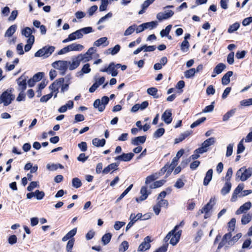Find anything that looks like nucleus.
<instances>
[{
    "instance_id": "72a5a7b5",
    "label": "nucleus",
    "mask_w": 252,
    "mask_h": 252,
    "mask_svg": "<svg viewBox=\"0 0 252 252\" xmlns=\"http://www.w3.org/2000/svg\"><path fill=\"white\" fill-rule=\"evenodd\" d=\"M236 109L234 108L233 109L230 110V111H228L226 113H225L222 117V120L223 121H227L229 120V119L232 117L235 112H236Z\"/></svg>"
},
{
    "instance_id": "603ef678",
    "label": "nucleus",
    "mask_w": 252,
    "mask_h": 252,
    "mask_svg": "<svg viewBox=\"0 0 252 252\" xmlns=\"http://www.w3.org/2000/svg\"><path fill=\"white\" fill-rule=\"evenodd\" d=\"M164 180H159L155 182L152 185L150 186V189H156L161 187L165 183Z\"/></svg>"
},
{
    "instance_id": "39448f33",
    "label": "nucleus",
    "mask_w": 252,
    "mask_h": 252,
    "mask_svg": "<svg viewBox=\"0 0 252 252\" xmlns=\"http://www.w3.org/2000/svg\"><path fill=\"white\" fill-rule=\"evenodd\" d=\"M54 68L61 71V74L64 75L68 68V63L65 61H56L52 64Z\"/></svg>"
},
{
    "instance_id": "6e6552de",
    "label": "nucleus",
    "mask_w": 252,
    "mask_h": 252,
    "mask_svg": "<svg viewBox=\"0 0 252 252\" xmlns=\"http://www.w3.org/2000/svg\"><path fill=\"white\" fill-rule=\"evenodd\" d=\"M93 28L91 27H87L78 30L73 32L77 39L81 38L83 34H88L93 32Z\"/></svg>"
},
{
    "instance_id": "4c0bfd02",
    "label": "nucleus",
    "mask_w": 252,
    "mask_h": 252,
    "mask_svg": "<svg viewBox=\"0 0 252 252\" xmlns=\"http://www.w3.org/2000/svg\"><path fill=\"white\" fill-rule=\"evenodd\" d=\"M215 142V139L214 137H210L206 140H205L203 143L202 144V145L204 146L206 149L209 147L210 146L214 144Z\"/></svg>"
},
{
    "instance_id": "dca6fc26",
    "label": "nucleus",
    "mask_w": 252,
    "mask_h": 252,
    "mask_svg": "<svg viewBox=\"0 0 252 252\" xmlns=\"http://www.w3.org/2000/svg\"><path fill=\"white\" fill-rule=\"evenodd\" d=\"M64 82V79L63 78H60L56 80H55L53 83H52L49 86V89L52 91L54 90H57L59 89V87Z\"/></svg>"
},
{
    "instance_id": "473e14b6",
    "label": "nucleus",
    "mask_w": 252,
    "mask_h": 252,
    "mask_svg": "<svg viewBox=\"0 0 252 252\" xmlns=\"http://www.w3.org/2000/svg\"><path fill=\"white\" fill-rule=\"evenodd\" d=\"M17 29V26L16 25H13L11 26L6 31L5 36L8 37L11 36L14 32H16Z\"/></svg>"
},
{
    "instance_id": "a18cd8bd",
    "label": "nucleus",
    "mask_w": 252,
    "mask_h": 252,
    "mask_svg": "<svg viewBox=\"0 0 252 252\" xmlns=\"http://www.w3.org/2000/svg\"><path fill=\"white\" fill-rule=\"evenodd\" d=\"M252 218L249 214L243 215L241 219V222L242 224L245 225L248 223L251 220Z\"/></svg>"
},
{
    "instance_id": "5701e85b",
    "label": "nucleus",
    "mask_w": 252,
    "mask_h": 252,
    "mask_svg": "<svg viewBox=\"0 0 252 252\" xmlns=\"http://www.w3.org/2000/svg\"><path fill=\"white\" fill-rule=\"evenodd\" d=\"M213 172V171L212 169H209L206 172L205 177L203 180V185L204 186H207L212 180Z\"/></svg>"
},
{
    "instance_id": "7ed1b4c3",
    "label": "nucleus",
    "mask_w": 252,
    "mask_h": 252,
    "mask_svg": "<svg viewBox=\"0 0 252 252\" xmlns=\"http://www.w3.org/2000/svg\"><path fill=\"white\" fill-rule=\"evenodd\" d=\"M251 175L252 171L250 168L246 169L245 167H242L237 171L236 174V180L239 179L242 181H245Z\"/></svg>"
},
{
    "instance_id": "cd10ccee",
    "label": "nucleus",
    "mask_w": 252,
    "mask_h": 252,
    "mask_svg": "<svg viewBox=\"0 0 252 252\" xmlns=\"http://www.w3.org/2000/svg\"><path fill=\"white\" fill-rule=\"evenodd\" d=\"M69 51H82L84 49V46L80 44L73 43L68 45Z\"/></svg>"
},
{
    "instance_id": "864d4df0",
    "label": "nucleus",
    "mask_w": 252,
    "mask_h": 252,
    "mask_svg": "<svg viewBox=\"0 0 252 252\" xmlns=\"http://www.w3.org/2000/svg\"><path fill=\"white\" fill-rule=\"evenodd\" d=\"M129 247L128 243L126 241H124L120 245L119 251L120 252H125Z\"/></svg>"
},
{
    "instance_id": "ea45409f",
    "label": "nucleus",
    "mask_w": 252,
    "mask_h": 252,
    "mask_svg": "<svg viewBox=\"0 0 252 252\" xmlns=\"http://www.w3.org/2000/svg\"><path fill=\"white\" fill-rule=\"evenodd\" d=\"M80 61L79 59H77V57L75 58V60H73L69 66V69L71 70L76 68L80 64Z\"/></svg>"
},
{
    "instance_id": "a211bd4d",
    "label": "nucleus",
    "mask_w": 252,
    "mask_h": 252,
    "mask_svg": "<svg viewBox=\"0 0 252 252\" xmlns=\"http://www.w3.org/2000/svg\"><path fill=\"white\" fill-rule=\"evenodd\" d=\"M244 189V184H240L235 189L232 194L231 201L232 202L235 201L237 198V194H239Z\"/></svg>"
},
{
    "instance_id": "c85d7f7f",
    "label": "nucleus",
    "mask_w": 252,
    "mask_h": 252,
    "mask_svg": "<svg viewBox=\"0 0 252 252\" xmlns=\"http://www.w3.org/2000/svg\"><path fill=\"white\" fill-rule=\"evenodd\" d=\"M158 89L155 87L149 88L147 91V93L149 95L153 96L155 98H158L159 97V95L158 94Z\"/></svg>"
},
{
    "instance_id": "bf43d9fd",
    "label": "nucleus",
    "mask_w": 252,
    "mask_h": 252,
    "mask_svg": "<svg viewBox=\"0 0 252 252\" xmlns=\"http://www.w3.org/2000/svg\"><path fill=\"white\" fill-rule=\"evenodd\" d=\"M34 193H35L34 196L36 197V198L37 200H41V199H42V198H43V197L45 196V193L43 191H40L39 190H36L35 191V192H34Z\"/></svg>"
},
{
    "instance_id": "393cba45",
    "label": "nucleus",
    "mask_w": 252,
    "mask_h": 252,
    "mask_svg": "<svg viewBox=\"0 0 252 252\" xmlns=\"http://www.w3.org/2000/svg\"><path fill=\"white\" fill-rule=\"evenodd\" d=\"M77 228H74L69 231L62 238V241L63 242L66 241L68 240L72 239V237L76 234Z\"/></svg>"
},
{
    "instance_id": "1a4fd4ad",
    "label": "nucleus",
    "mask_w": 252,
    "mask_h": 252,
    "mask_svg": "<svg viewBox=\"0 0 252 252\" xmlns=\"http://www.w3.org/2000/svg\"><path fill=\"white\" fill-rule=\"evenodd\" d=\"M147 186H142L140 189L141 196L139 198H136V201L139 202L145 200L147 198L148 195L151 193V191H148Z\"/></svg>"
},
{
    "instance_id": "9b49d317",
    "label": "nucleus",
    "mask_w": 252,
    "mask_h": 252,
    "mask_svg": "<svg viewBox=\"0 0 252 252\" xmlns=\"http://www.w3.org/2000/svg\"><path fill=\"white\" fill-rule=\"evenodd\" d=\"M214 200L212 198H211L209 201L201 209L199 210L201 213H205L204 218L207 219V214L213 208L214 205Z\"/></svg>"
},
{
    "instance_id": "37998d69",
    "label": "nucleus",
    "mask_w": 252,
    "mask_h": 252,
    "mask_svg": "<svg viewBox=\"0 0 252 252\" xmlns=\"http://www.w3.org/2000/svg\"><path fill=\"white\" fill-rule=\"evenodd\" d=\"M72 185L73 187L78 189L82 186V183L79 178L76 177L72 179Z\"/></svg>"
},
{
    "instance_id": "e433bc0d",
    "label": "nucleus",
    "mask_w": 252,
    "mask_h": 252,
    "mask_svg": "<svg viewBox=\"0 0 252 252\" xmlns=\"http://www.w3.org/2000/svg\"><path fill=\"white\" fill-rule=\"evenodd\" d=\"M177 164H178L177 159H175L174 158H173L171 163H170L169 162V165L170 166V169H169L167 171V173H166L167 176H168L169 175H170L172 173V172L174 170V169H175V167L177 165Z\"/></svg>"
},
{
    "instance_id": "f704fd0d",
    "label": "nucleus",
    "mask_w": 252,
    "mask_h": 252,
    "mask_svg": "<svg viewBox=\"0 0 252 252\" xmlns=\"http://www.w3.org/2000/svg\"><path fill=\"white\" fill-rule=\"evenodd\" d=\"M77 59H79L80 62L83 61V62L85 63L91 60L92 59V57L91 55H87V53H86L84 54L79 55L77 56Z\"/></svg>"
},
{
    "instance_id": "4d7b16f0",
    "label": "nucleus",
    "mask_w": 252,
    "mask_h": 252,
    "mask_svg": "<svg viewBox=\"0 0 252 252\" xmlns=\"http://www.w3.org/2000/svg\"><path fill=\"white\" fill-rule=\"evenodd\" d=\"M165 132L164 128H158L154 133V136L156 138H159L161 137Z\"/></svg>"
},
{
    "instance_id": "7c9ffc66",
    "label": "nucleus",
    "mask_w": 252,
    "mask_h": 252,
    "mask_svg": "<svg viewBox=\"0 0 252 252\" xmlns=\"http://www.w3.org/2000/svg\"><path fill=\"white\" fill-rule=\"evenodd\" d=\"M34 36H31L29 38H28V39L27 40L28 43L25 46L24 48L25 52H28L31 50L32 44L34 43Z\"/></svg>"
},
{
    "instance_id": "0e129e2a",
    "label": "nucleus",
    "mask_w": 252,
    "mask_h": 252,
    "mask_svg": "<svg viewBox=\"0 0 252 252\" xmlns=\"http://www.w3.org/2000/svg\"><path fill=\"white\" fill-rule=\"evenodd\" d=\"M126 223L124 221H117L115 222L114 228L115 230H119L121 227H122L123 226L125 225Z\"/></svg>"
},
{
    "instance_id": "3c124183",
    "label": "nucleus",
    "mask_w": 252,
    "mask_h": 252,
    "mask_svg": "<svg viewBox=\"0 0 252 252\" xmlns=\"http://www.w3.org/2000/svg\"><path fill=\"white\" fill-rule=\"evenodd\" d=\"M195 72V69L194 68H192L185 71V76L186 78H189L193 77Z\"/></svg>"
},
{
    "instance_id": "58836bf2",
    "label": "nucleus",
    "mask_w": 252,
    "mask_h": 252,
    "mask_svg": "<svg viewBox=\"0 0 252 252\" xmlns=\"http://www.w3.org/2000/svg\"><path fill=\"white\" fill-rule=\"evenodd\" d=\"M240 27V24L238 22H235L230 25L228 29V32L231 33L236 31Z\"/></svg>"
},
{
    "instance_id": "774afa93",
    "label": "nucleus",
    "mask_w": 252,
    "mask_h": 252,
    "mask_svg": "<svg viewBox=\"0 0 252 252\" xmlns=\"http://www.w3.org/2000/svg\"><path fill=\"white\" fill-rule=\"evenodd\" d=\"M168 246V243L163 244L162 246L158 248L154 252H166L167 251Z\"/></svg>"
},
{
    "instance_id": "de8ad7c7",
    "label": "nucleus",
    "mask_w": 252,
    "mask_h": 252,
    "mask_svg": "<svg viewBox=\"0 0 252 252\" xmlns=\"http://www.w3.org/2000/svg\"><path fill=\"white\" fill-rule=\"evenodd\" d=\"M143 24L145 29L149 28L150 30H152L157 27L158 23L157 21H151L150 22L144 23Z\"/></svg>"
},
{
    "instance_id": "09e8293b",
    "label": "nucleus",
    "mask_w": 252,
    "mask_h": 252,
    "mask_svg": "<svg viewBox=\"0 0 252 252\" xmlns=\"http://www.w3.org/2000/svg\"><path fill=\"white\" fill-rule=\"evenodd\" d=\"M74 242L75 240L74 238L68 240L66 246V252H71L72 249L74 245Z\"/></svg>"
},
{
    "instance_id": "bb28decb",
    "label": "nucleus",
    "mask_w": 252,
    "mask_h": 252,
    "mask_svg": "<svg viewBox=\"0 0 252 252\" xmlns=\"http://www.w3.org/2000/svg\"><path fill=\"white\" fill-rule=\"evenodd\" d=\"M92 143L94 146L97 147H103L106 143V140L103 138L99 139L97 138H95L93 139Z\"/></svg>"
},
{
    "instance_id": "ddd939ff",
    "label": "nucleus",
    "mask_w": 252,
    "mask_h": 252,
    "mask_svg": "<svg viewBox=\"0 0 252 252\" xmlns=\"http://www.w3.org/2000/svg\"><path fill=\"white\" fill-rule=\"evenodd\" d=\"M161 119L166 124H170L172 121L171 109L166 110L162 114Z\"/></svg>"
},
{
    "instance_id": "13d9d810",
    "label": "nucleus",
    "mask_w": 252,
    "mask_h": 252,
    "mask_svg": "<svg viewBox=\"0 0 252 252\" xmlns=\"http://www.w3.org/2000/svg\"><path fill=\"white\" fill-rule=\"evenodd\" d=\"M121 46L119 44L116 45L113 48H109V51H110V53L114 55L117 54L120 50Z\"/></svg>"
},
{
    "instance_id": "6ab92c4d",
    "label": "nucleus",
    "mask_w": 252,
    "mask_h": 252,
    "mask_svg": "<svg viewBox=\"0 0 252 252\" xmlns=\"http://www.w3.org/2000/svg\"><path fill=\"white\" fill-rule=\"evenodd\" d=\"M146 140V136H140L135 137L131 140V144L133 145H138L143 144Z\"/></svg>"
},
{
    "instance_id": "338daca9",
    "label": "nucleus",
    "mask_w": 252,
    "mask_h": 252,
    "mask_svg": "<svg viewBox=\"0 0 252 252\" xmlns=\"http://www.w3.org/2000/svg\"><path fill=\"white\" fill-rule=\"evenodd\" d=\"M78 147L82 152H86L87 150V144L86 142L82 141L78 144Z\"/></svg>"
},
{
    "instance_id": "f3484780",
    "label": "nucleus",
    "mask_w": 252,
    "mask_h": 252,
    "mask_svg": "<svg viewBox=\"0 0 252 252\" xmlns=\"http://www.w3.org/2000/svg\"><path fill=\"white\" fill-rule=\"evenodd\" d=\"M251 206V203L250 202H247L243 204L236 211V215H240L246 211L249 210Z\"/></svg>"
},
{
    "instance_id": "c756f323",
    "label": "nucleus",
    "mask_w": 252,
    "mask_h": 252,
    "mask_svg": "<svg viewBox=\"0 0 252 252\" xmlns=\"http://www.w3.org/2000/svg\"><path fill=\"white\" fill-rule=\"evenodd\" d=\"M34 32V28H32V30L29 27H26L23 29L22 31V34L24 35L26 37H29V38L32 36V32Z\"/></svg>"
},
{
    "instance_id": "9d476101",
    "label": "nucleus",
    "mask_w": 252,
    "mask_h": 252,
    "mask_svg": "<svg viewBox=\"0 0 252 252\" xmlns=\"http://www.w3.org/2000/svg\"><path fill=\"white\" fill-rule=\"evenodd\" d=\"M134 154L132 153H123L122 155L117 156L115 158V160L119 161L127 162L130 161L134 157Z\"/></svg>"
},
{
    "instance_id": "052dcab7",
    "label": "nucleus",
    "mask_w": 252,
    "mask_h": 252,
    "mask_svg": "<svg viewBox=\"0 0 252 252\" xmlns=\"http://www.w3.org/2000/svg\"><path fill=\"white\" fill-rule=\"evenodd\" d=\"M108 4V0H101V4L99 6V10L103 11L106 10L107 5Z\"/></svg>"
},
{
    "instance_id": "2f4dec72",
    "label": "nucleus",
    "mask_w": 252,
    "mask_h": 252,
    "mask_svg": "<svg viewBox=\"0 0 252 252\" xmlns=\"http://www.w3.org/2000/svg\"><path fill=\"white\" fill-rule=\"evenodd\" d=\"M242 237V234L239 233L236 235L234 236L231 239L228 241V245L225 246L226 248L229 247V245H233L235 242H236L241 237Z\"/></svg>"
},
{
    "instance_id": "423d86ee",
    "label": "nucleus",
    "mask_w": 252,
    "mask_h": 252,
    "mask_svg": "<svg viewBox=\"0 0 252 252\" xmlns=\"http://www.w3.org/2000/svg\"><path fill=\"white\" fill-rule=\"evenodd\" d=\"M116 64L114 63H111L108 67H105L103 68H101L100 71L103 72H108L111 74L113 77L116 76L118 75V71H117Z\"/></svg>"
},
{
    "instance_id": "0eeeda50",
    "label": "nucleus",
    "mask_w": 252,
    "mask_h": 252,
    "mask_svg": "<svg viewBox=\"0 0 252 252\" xmlns=\"http://www.w3.org/2000/svg\"><path fill=\"white\" fill-rule=\"evenodd\" d=\"M27 76L23 74L16 80L19 91L24 92L26 90L27 86Z\"/></svg>"
},
{
    "instance_id": "4468645a",
    "label": "nucleus",
    "mask_w": 252,
    "mask_h": 252,
    "mask_svg": "<svg viewBox=\"0 0 252 252\" xmlns=\"http://www.w3.org/2000/svg\"><path fill=\"white\" fill-rule=\"evenodd\" d=\"M174 13L171 10H169L165 12H159L157 15V18L159 21H162L163 20L167 19L171 17Z\"/></svg>"
},
{
    "instance_id": "a19ab883",
    "label": "nucleus",
    "mask_w": 252,
    "mask_h": 252,
    "mask_svg": "<svg viewBox=\"0 0 252 252\" xmlns=\"http://www.w3.org/2000/svg\"><path fill=\"white\" fill-rule=\"evenodd\" d=\"M111 237L112 234L110 233L105 234L101 238L103 244L104 245L108 244L111 240Z\"/></svg>"
},
{
    "instance_id": "49530a36",
    "label": "nucleus",
    "mask_w": 252,
    "mask_h": 252,
    "mask_svg": "<svg viewBox=\"0 0 252 252\" xmlns=\"http://www.w3.org/2000/svg\"><path fill=\"white\" fill-rule=\"evenodd\" d=\"M136 25L133 24L129 26L125 32L124 35L128 36L131 34L135 30Z\"/></svg>"
},
{
    "instance_id": "f8f14e48",
    "label": "nucleus",
    "mask_w": 252,
    "mask_h": 252,
    "mask_svg": "<svg viewBox=\"0 0 252 252\" xmlns=\"http://www.w3.org/2000/svg\"><path fill=\"white\" fill-rule=\"evenodd\" d=\"M145 240H147V241H145L139 246L138 248V251L139 252H144L145 251L148 250L150 249L151 245L149 244L151 242V239L149 236H147L145 238Z\"/></svg>"
},
{
    "instance_id": "69168bd1",
    "label": "nucleus",
    "mask_w": 252,
    "mask_h": 252,
    "mask_svg": "<svg viewBox=\"0 0 252 252\" xmlns=\"http://www.w3.org/2000/svg\"><path fill=\"white\" fill-rule=\"evenodd\" d=\"M195 206V202L192 199L189 200L187 202V208L188 210H192L194 209Z\"/></svg>"
},
{
    "instance_id": "412c9836",
    "label": "nucleus",
    "mask_w": 252,
    "mask_h": 252,
    "mask_svg": "<svg viewBox=\"0 0 252 252\" xmlns=\"http://www.w3.org/2000/svg\"><path fill=\"white\" fill-rule=\"evenodd\" d=\"M233 75V71H228L221 78V83L223 85H226L230 83V77Z\"/></svg>"
},
{
    "instance_id": "aec40b11",
    "label": "nucleus",
    "mask_w": 252,
    "mask_h": 252,
    "mask_svg": "<svg viewBox=\"0 0 252 252\" xmlns=\"http://www.w3.org/2000/svg\"><path fill=\"white\" fill-rule=\"evenodd\" d=\"M44 57L47 58L49 57L55 51V47L53 46H45L42 48Z\"/></svg>"
},
{
    "instance_id": "680f3d73",
    "label": "nucleus",
    "mask_w": 252,
    "mask_h": 252,
    "mask_svg": "<svg viewBox=\"0 0 252 252\" xmlns=\"http://www.w3.org/2000/svg\"><path fill=\"white\" fill-rule=\"evenodd\" d=\"M44 75V74L43 72H39L35 74L33 76L32 78L37 82L40 81L42 79Z\"/></svg>"
},
{
    "instance_id": "f03ea898",
    "label": "nucleus",
    "mask_w": 252,
    "mask_h": 252,
    "mask_svg": "<svg viewBox=\"0 0 252 252\" xmlns=\"http://www.w3.org/2000/svg\"><path fill=\"white\" fill-rule=\"evenodd\" d=\"M12 89H7L3 92L0 96V104L3 103L5 106L9 105L14 99V95L11 94Z\"/></svg>"
},
{
    "instance_id": "79ce46f5",
    "label": "nucleus",
    "mask_w": 252,
    "mask_h": 252,
    "mask_svg": "<svg viewBox=\"0 0 252 252\" xmlns=\"http://www.w3.org/2000/svg\"><path fill=\"white\" fill-rule=\"evenodd\" d=\"M172 25H169L166 27L165 29L162 30L160 32V34L161 37H164L165 36H167L172 28Z\"/></svg>"
},
{
    "instance_id": "b1692460",
    "label": "nucleus",
    "mask_w": 252,
    "mask_h": 252,
    "mask_svg": "<svg viewBox=\"0 0 252 252\" xmlns=\"http://www.w3.org/2000/svg\"><path fill=\"white\" fill-rule=\"evenodd\" d=\"M231 186L230 182H225L224 186L220 190L221 194L225 195L226 194L228 193L231 189Z\"/></svg>"
},
{
    "instance_id": "5fc2aeb1",
    "label": "nucleus",
    "mask_w": 252,
    "mask_h": 252,
    "mask_svg": "<svg viewBox=\"0 0 252 252\" xmlns=\"http://www.w3.org/2000/svg\"><path fill=\"white\" fill-rule=\"evenodd\" d=\"M206 120V117H201L199 118V119L197 120L196 121L194 122L191 125L190 127L191 128H194L199 125H200L201 123H203L205 120Z\"/></svg>"
},
{
    "instance_id": "c03bdc74",
    "label": "nucleus",
    "mask_w": 252,
    "mask_h": 252,
    "mask_svg": "<svg viewBox=\"0 0 252 252\" xmlns=\"http://www.w3.org/2000/svg\"><path fill=\"white\" fill-rule=\"evenodd\" d=\"M189 47V43L188 40H184L181 45V50L184 52H187Z\"/></svg>"
},
{
    "instance_id": "c9c22d12",
    "label": "nucleus",
    "mask_w": 252,
    "mask_h": 252,
    "mask_svg": "<svg viewBox=\"0 0 252 252\" xmlns=\"http://www.w3.org/2000/svg\"><path fill=\"white\" fill-rule=\"evenodd\" d=\"M58 168L60 169H63L64 168L63 166L60 163L54 164L50 165V164H48L47 165V168L51 171H55L58 169Z\"/></svg>"
},
{
    "instance_id": "e2e57ef3",
    "label": "nucleus",
    "mask_w": 252,
    "mask_h": 252,
    "mask_svg": "<svg viewBox=\"0 0 252 252\" xmlns=\"http://www.w3.org/2000/svg\"><path fill=\"white\" fill-rule=\"evenodd\" d=\"M53 96V92H51L50 94H48L44 95L42 96L40 99V101L41 102H46L48 101Z\"/></svg>"
},
{
    "instance_id": "2eb2a0df",
    "label": "nucleus",
    "mask_w": 252,
    "mask_h": 252,
    "mask_svg": "<svg viewBox=\"0 0 252 252\" xmlns=\"http://www.w3.org/2000/svg\"><path fill=\"white\" fill-rule=\"evenodd\" d=\"M232 234L231 232L229 231L228 233H226L222 237L221 242L219 243L218 250L221 249L227 243L228 244L227 240H229L231 239Z\"/></svg>"
},
{
    "instance_id": "8fccbe9b",
    "label": "nucleus",
    "mask_w": 252,
    "mask_h": 252,
    "mask_svg": "<svg viewBox=\"0 0 252 252\" xmlns=\"http://www.w3.org/2000/svg\"><path fill=\"white\" fill-rule=\"evenodd\" d=\"M236 224V219L235 218H232L231 220L228 222V231H233L234 230Z\"/></svg>"
},
{
    "instance_id": "20e7f679",
    "label": "nucleus",
    "mask_w": 252,
    "mask_h": 252,
    "mask_svg": "<svg viewBox=\"0 0 252 252\" xmlns=\"http://www.w3.org/2000/svg\"><path fill=\"white\" fill-rule=\"evenodd\" d=\"M109 101V98L107 96L102 97L101 100L99 99H96L94 102V107L97 108L99 112H102L105 109L106 105Z\"/></svg>"
},
{
    "instance_id": "f257e3e1",
    "label": "nucleus",
    "mask_w": 252,
    "mask_h": 252,
    "mask_svg": "<svg viewBox=\"0 0 252 252\" xmlns=\"http://www.w3.org/2000/svg\"><path fill=\"white\" fill-rule=\"evenodd\" d=\"M184 224V222L182 221L181 222L179 225H176L173 229L170 231L164 237V241L165 243H167L169 239L170 244L173 246L176 245L179 241L180 237L182 234V230H179L177 232V230L178 229L180 225Z\"/></svg>"
},
{
    "instance_id": "a878e982",
    "label": "nucleus",
    "mask_w": 252,
    "mask_h": 252,
    "mask_svg": "<svg viewBox=\"0 0 252 252\" xmlns=\"http://www.w3.org/2000/svg\"><path fill=\"white\" fill-rule=\"evenodd\" d=\"M226 67V65L223 63H219L214 68L213 73L219 74L221 73L224 69H225Z\"/></svg>"
},
{
    "instance_id": "4be33fe9",
    "label": "nucleus",
    "mask_w": 252,
    "mask_h": 252,
    "mask_svg": "<svg viewBox=\"0 0 252 252\" xmlns=\"http://www.w3.org/2000/svg\"><path fill=\"white\" fill-rule=\"evenodd\" d=\"M109 44V42L107 41V38L106 37H103L96 40L94 43V45L96 46H99L103 45L105 47Z\"/></svg>"
},
{
    "instance_id": "6e6d98bb",
    "label": "nucleus",
    "mask_w": 252,
    "mask_h": 252,
    "mask_svg": "<svg viewBox=\"0 0 252 252\" xmlns=\"http://www.w3.org/2000/svg\"><path fill=\"white\" fill-rule=\"evenodd\" d=\"M244 138H243L238 143L237 145V154H239L243 153L245 149V147L243 144Z\"/></svg>"
}]
</instances>
